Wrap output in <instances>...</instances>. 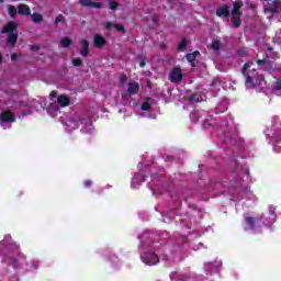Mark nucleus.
<instances>
[{"label":"nucleus","mask_w":281,"mask_h":281,"mask_svg":"<svg viewBox=\"0 0 281 281\" xmlns=\"http://www.w3.org/2000/svg\"><path fill=\"white\" fill-rule=\"evenodd\" d=\"M169 80L171 82H175L176 85H179V82H181V80H183V71L181 70V68H179V67L173 68L170 71Z\"/></svg>","instance_id":"obj_3"},{"label":"nucleus","mask_w":281,"mask_h":281,"mask_svg":"<svg viewBox=\"0 0 281 281\" xmlns=\"http://www.w3.org/2000/svg\"><path fill=\"white\" fill-rule=\"evenodd\" d=\"M93 44L94 47H104V45H106V40L100 34H94Z\"/></svg>","instance_id":"obj_8"},{"label":"nucleus","mask_w":281,"mask_h":281,"mask_svg":"<svg viewBox=\"0 0 281 281\" xmlns=\"http://www.w3.org/2000/svg\"><path fill=\"white\" fill-rule=\"evenodd\" d=\"M16 41H19V34L10 33L8 37L9 45H12V46L16 45Z\"/></svg>","instance_id":"obj_18"},{"label":"nucleus","mask_w":281,"mask_h":281,"mask_svg":"<svg viewBox=\"0 0 281 281\" xmlns=\"http://www.w3.org/2000/svg\"><path fill=\"white\" fill-rule=\"evenodd\" d=\"M63 21H65V16L58 15L55 20V25H58V23H63Z\"/></svg>","instance_id":"obj_31"},{"label":"nucleus","mask_w":281,"mask_h":281,"mask_svg":"<svg viewBox=\"0 0 281 281\" xmlns=\"http://www.w3.org/2000/svg\"><path fill=\"white\" fill-rule=\"evenodd\" d=\"M80 124V116L76 115V116H71L67 122H66V126H68L69 128L76 130L78 128V125Z\"/></svg>","instance_id":"obj_7"},{"label":"nucleus","mask_w":281,"mask_h":281,"mask_svg":"<svg viewBox=\"0 0 281 281\" xmlns=\"http://www.w3.org/2000/svg\"><path fill=\"white\" fill-rule=\"evenodd\" d=\"M11 60H16V54L11 55Z\"/></svg>","instance_id":"obj_38"},{"label":"nucleus","mask_w":281,"mask_h":281,"mask_svg":"<svg viewBox=\"0 0 281 281\" xmlns=\"http://www.w3.org/2000/svg\"><path fill=\"white\" fill-rule=\"evenodd\" d=\"M188 47V41H186V40H182L180 43H179V45H178V49L180 50V52H186V48Z\"/></svg>","instance_id":"obj_25"},{"label":"nucleus","mask_w":281,"mask_h":281,"mask_svg":"<svg viewBox=\"0 0 281 281\" xmlns=\"http://www.w3.org/2000/svg\"><path fill=\"white\" fill-rule=\"evenodd\" d=\"M3 3V0H0V4Z\"/></svg>","instance_id":"obj_42"},{"label":"nucleus","mask_w":281,"mask_h":281,"mask_svg":"<svg viewBox=\"0 0 281 281\" xmlns=\"http://www.w3.org/2000/svg\"><path fill=\"white\" fill-rule=\"evenodd\" d=\"M194 117H196V112L191 113V120H192L193 122H196V120H194Z\"/></svg>","instance_id":"obj_36"},{"label":"nucleus","mask_w":281,"mask_h":281,"mask_svg":"<svg viewBox=\"0 0 281 281\" xmlns=\"http://www.w3.org/2000/svg\"><path fill=\"white\" fill-rule=\"evenodd\" d=\"M267 61L265 60V59H259V60H257V64L258 65H265Z\"/></svg>","instance_id":"obj_34"},{"label":"nucleus","mask_w":281,"mask_h":281,"mask_svg":"<svg viewBox=\"0 0 281 281\" xmlns=\"http://www.w3.org/2000/svg\"><path fill=\"white\" fill-rule=\"evenodd\" d=\"M240 8H243V1L237 0L234 2V7L232 10V21L235 27H240V16H243V12H240Z\"/></svg>","instance_id":"obj_2"},{"label":"nucleus","mask_w":281,"mask_h":281,"mask_svg":"<svg viewBox=\"0 0 281 281\" xmlns=\"http://www.w3.org/2000/svg\"><path fill=\"white\" fill-rule=\"evenodd\" d=\"M127 91H128V93H132V94L137 93V91H139V83H137L135 81L130 82L128 87H127Z\"/></svg>","instance_id":"obj_17"},{"label":"nucleus","mask_w":281,"mask_h":281,"mask_svg":"<svg viewBox=\"0 0 281 281\" xmlns=\"http://www.w3.org/2000/svg\"><path fill=\"white\" fill-rule=\"evenodd\" d=\"M85 186H86V188H89V186H91V181H90V180H87V181L85 182Z\"/></svg>","instance_id":"obj_37"},{"label":"nucleus","mask_w":281,"mask_h":281,"mask_svg":"<svg viewBox=\"0 0 281 281\" xmlns=\"http://www.w3.org/2000/svg\"><path fill=\"white\" fill-rule=\"evenodd\" d=\"M145 181L144 176L142 175H135L134 178L132 179V188H137L140 183Z\"/></svg>","instance_id":"obj_16"},{"label":"nucleus","mask_w":281,"mask_h":281,"mask_svg":"<svg viewBox=\"0 0 281 281\" xmlns=\"http://www.w3.org/2000/svg\"><path fill=\"white\" fill-rule=\"evenodd\" d=\"M31 49H32L33 52H38V49H41V47H40V46H32Z\"/></svg>","instance_id":"obj_33"},{"label":"nucleus","mask_w":281,"mask_h":281,"mask_svg":"<svg viewBox=\"0 0 281 281\" xmlns=\"http://www.w3.org/2000/svg\"><path fill=\"white\" fill-rule=\"evenodd\" d=\"M16 23L15 22H10L7 25H4L3 27V33L4 34H12V32H14V30H16Z\"/></svg>","instance_id":"obj_14"},{"label":"nucleus","mask_w":281,"mask_h":281,"mask_svg":"<svg viewBox=\"0 0 281 281\" xmlns=\"http://www.w3.org/2000/svg\"><path fill=\"white\" fill-rule=\"evenodd\" d=\"M191 102H203V97H201L200 94H193L190 98Z\"/></svg>","instance_id":"obj_27"},{"label":"nucleus","mask_w":281,"mask_h":281,"mask_svg":"<svg viewBox=\"0 0 281 281\" xmlns=\"http://www.w3.org/2000/svg\"><path fill=\"white\" fill-rule=\"evenodd\" d=\"M110 10H117V2H110Z\"/></svg>","instance_id":"obj_32"},{"label":"nucleus","mask_w":281,"mask_h":281,"mask_svg":"<svg viewBox=\"0 0 281 281\" xmlns=\"http://www.w3.org/2000/svg\"><path fill=\"white\" fill-rule=\"evenodd\" d=\"M69 97H67V94H60L58 98H57V104L59 106H69Z\"/></svg>","instance_id":"obj_13"},{"label":"nucleus","mask_w":281,"mask_h":281,"mask_svg":"<svg viewBox=\"0 0 281 281\" xmlns=\"http://www.w3.org/2000/svg\"><path fill=\"white\" fill-rule=\"evenodd\" d=\"M9 14H10V16L16 15V7L15 5H9Z\"/></svg>","instance_id":"obj_28"},{"label":"nucleus","mask_w":281,"mask_h":281,"mask_svg":"<svg viewBox=\"0 0 281 281\" xmlns=\"http://www.w3.org/2000/svg\"><path fill=\"white\" fill-rule=\"evenodd\" d=\"M281 8V2L280 1H274V8L266 9L265 12H279Z\"/></svg>","instance_id":"obj_21"},{"label":"nucleus","mask_w":281,"mask_h":281,"mask_svg":"<svg viewBox=\"0 0 281 281\" xmlns=\"http://www.w3.org/2000/svg\"><path fill=\"white\" fill-rule=\"evenodd\" d=\"M80 45V54L83 58H87V56H89V42L87 40H81Z\"/></svg>","instance_id":"obj_9"},{"label":"nucleus","mask_w":281,"mask_h":281,"mask_svg":"<svg viewBox=\"0 0 281 281\" xmlns=\"http://www.w3.org/2000/svg\"><path fill=\"white\" fill-rule=\"evenodd\" d=\"M79 3L83 8H97V9L102 8V5L99 2H93L91 0H79Z\"/></svg>","instance_id":"obj_10"},{"label":"nucleus","mask_w":281,"mask_h":281,"mask_svg":"<svg viewBox=\"0 0 281 281\" xmlns=\"http://www.w3.org/2000/svg\"><path fill=\"white\" fill-rule=\"evenodd\" d=\"M254 63H246L241 68V74L246 78V87L247 89L254 88V78H256V69L251 68Z\"/></svg>","instance_id":"obj_1"},{"label":"nucleus","mask_w":281,"mask_h":281,"mask_svg":"<svg viewBox=\"0 0 281 281\" xmlns=\"http://www.w3.org/2000/svg\"><path fill=\"white\" fill-rule=\"evenodd\" d=\"M216 15L224 16V19H227V16H229V7H227V4H223L217 9Z\"/></svg>","instance_id":"obj_11"},{"label":"nucleus","mask_w":281,"mask_h":281,"mask_svg":"<svg viewBox=\"0 0 281 281\" xmlns=\"http://www.w3.org/2000/svg\"><path fill=\"white\" fill-rule=\"evenodd\" d=\"M252 87H255V89H265V87H267V81H265V77H262V75H259L252 78Z\"/></svg>","instance_id":"obj_6"},{"label":"nucleus","mask_w":281,"mask_h":281,"mask_svg":"<svg viewBox=\"0 0 281 281\" xmlns=\"http://www.w3.org/2000/svg\"><path fill=\"white\" fill-rule=\"evenodd\" d=\"M55 97H56V92L55 91L50 92V98H55Z\"/></svg>","instance_id":"obj_39"},{"label":"nucleus","mask_w":281,"mask_h":281,"mask_svg":"<svg viewBox=\"0 0 281 281\" xmlns=\"http://www.w3.org/2000/svg\"><path fill=\"white\" fill-rule=\"evenodd\" d=\"M139 67H146V61L144 59L139 61Z\"/></svg>","instance_id":"obj_35"},{"label":"nucleus","mask_w":281,"mask_h":281,"mask_svg":"<svg viewBox=\"0 0 281 281\" xmlns=\"http://www.w3.org/2000/svg\"><path fill=\"white\" fill-rule=\"evenodd\" d=\"M117 30V32H124V26L121 25V24H115V23H112V22H106L105 23V29L106 30Z\"/></svg>","instance_id":"obj_15"},{"label":"nucleus","mask_w":281,"mask_h":281,"mask_svg":"<svg viewBox=\"0 0 281 281\" xmlns=\"http://www.w3.org/2000/svg\"><path fill=\"white\" fill-rule=\"evenodd\" d=\"M273 91L277 93V95L281 94V80L277 79L273 83Z\"/></svg>","instance_id":"obj_20"},{"label":"nucleus","mask_w":281,"mask_h":281,"mask_svg":"<svg viewBox=\"0 0 281 281\" xmlns=\"http://www.w3.org/2000/svg\"><path fill=\"white\" fill-rule=\"evenodd\" d=\"M1 63H3V56H1V54H0V65H1Z\"/></svg>","instance_id":"obj_40"},{"label":"nucleus","mask_w":281,"mask_h":281,"mask_svg":"<svg viewBox=\"0 0 281 281\" xmlns=\"http://www.w3.org/2000/svg\"><path fill=\"white\" fill-rule=\"evenodd\" d=\"M246 223H248L250 229H254V217H246Z\"/></svg>","instance_id":"obj_30"},{"label":"nucleus","mask_w":281,"mask_h":281,"mask_svg":"<svg viewBox=\"0 0 281 281\" xmlns=\"http://www.w3.org/2000/svg\"><path fill=\"white\" fill-rule=\"evenodd\" d=\"M31 21L33 23H43V14H41V13H33L31 15Z\"/></svg>","instance_id":"obj_19"},{"label":"nucleus","mask_w":281,"mask_h":281,"mask_svg":"<svg viewBox=\"0 0 281 281\" xmlns=\"http://www.w3.org/2000/svg\"><path fill=\"white\" fill-rule=\"evenodd\" d=\"M72 65L74 67H80L82 65V59L81 58L72 59Z\"/></svg>","instance_id":"obj_29"},{"label":"nucleus","mask_w":281,"mask_h":281,"mask_svg":"<svg viewBox=\"0 0 281 281\" xmlns=\"http://www.w3.org/2000/svg\"><path fill=\"white\" fill-rule=\"evenodd\" d=\"M18 14H22L24 16H27L31 14V9L27 4L21 3L18 5Z\"/></svg>","instance_id":"obj_12"},{"label":"nucleus","mask_w":281,"mask_h":281,"mask_svg":"<svg viewBox=\"0 0 281 281\" xmlns=\"http://www.w3.org/2000/svg\"><path fill=\"white\" fill-rule=\"evenodd\" d=\"M124 82H126V77H123V79H122L123 85H124Z\"/></svg>","instance_id":"obj_41"},{"label":"nucleus","mask_w":281,"mask_h":281,"mask_svg":"<svg viewBox=\"0 0 281 281\" xmlns=\"http://www.w3.org/2000/svg\"><path fill=\"white\" fill-rule=\"evenodd\" d=\"M153 99H147L143 104H142V111H149L150 110V102Z\"/></svg>","instance_id":"obj_24"},{"label":"nucleus","mask_w":281,"mask_h":281,"mask_svg":"<svg viewBox=\"0 0 281 281\" xmlns=\"http://www.w3.org/2000/svg\"><path fill=\"white\" fill-rule=\"evenodd\" d=\"M142 260L145 265L153 267V265H157L159 262V257H157L155 252H149L142 255Z\"/></svg>","instance_id":"obj_4"},{"label":"nucleus","mask_w":281,"mask_h":281,"mask_svg":"<svg viewBox=\"0 0 281 281\" xmlns=\"http://www.w3.org/2000/svg\"><path fill=\"white\" fill-rule=\"evenodd\" d=\"M211 48L214 50V52H218L221 49V42L220 41H213L212 45H211Z\"/></svg>","instance_id":"obj_26"},{"label":"nucleus","mask_w":281,"mask_h":281,"mask_svg":"<svg viewBox=\"0 0 281 281\" xmlns=\"http://www.w3.org/2000/svg\"><path fill=\"white\" fill-rule=\"evenodd\" d=\"M0 122L2 124H10L14 122V114L11 111H3L0 113Z\"/></svg>","instance_id":"obj_5"},{"label":"nucleus","mask_w":281,"mask_h":281,"mask_svg":"<svg viewBox=\"0 0 281 281\" xmlns=\"http://www.w3.org/2000/svg\"><path fill=\"white\" fill-rule=\"evenodd\" d=\"M71 45V40L69 37H64L59 42V47H69Z\"/></svg>","instance_id":"obj_22"},{"label":"nucleus","mask_w":281,"mask_h":281,"mask_svg":"<svg viewBox=\"0 0 281 281\" xmlns=\"http://www.w3.org/2000/svg\"><path fill=\"white\" fill-rule=\"evenodd\" d=\"M271 216H273V213H271Z\"/></svg>","instance_id":"obj_43"},{"label":"nucleus","mask_w":281,"mask_h":281,"mask_svg":"<svg viewBox=\"0 0 281 281\" xmlns=\"http://www.w3.org/2000/svg\"><path fill=\"white\" fill-rule=\"evenodd\" d=\"M196 56H199V52H194L187 55L188 63H192L193 60H196Z\"/></svg>","instance_id":"obj_23"}]
</instances>
